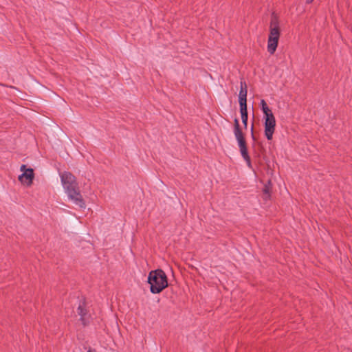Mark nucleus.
<instances>
[{
	"instance_id": "1",
	"label": "nucleus",
	"mask_w": 352,
	"mask_h": 352,
	"mask_svg": "<svg viewBox=\"0 0 352 352\" xmlns=\"http://www.w3.org/2000/svg\"><path fill=\"white\" fill-rule=\"evenodd\" d=\"M60 179L69 199L79 207L85 208V203L78 190L75 177L69 172H64L60 175Z\"/></svg>"
},
{
	"instance_id": "2",
	"label": "nucleus",
	"mask_w": 352,
	"mask_h": 352,
	"mask_svg": "<svg viewBox=\"0 0 352 352\" xmlns=\"http://www.w3.org/2000/svg\"><path fill=\"white\" fill-rule=\"evenodd\" d=\"M148 283L153 294H159L168 286L167 277L162 270H156L149 272Z\"/></svg>"
},
{
	"instance_id": "3",
	"label": "nucleus",
	"mask_w": 352,
	"mask_h": 352,
	"mask_svg": "<svg viewBox=\"0 0 352 352\" xmlns=\"http://www.w3.org/2000/svg\"><path fill=\"white\" fill-rule=\"evenodd\" d=\"M280 37V28L278 21L276 16H273L270 26V34L267 39V51L274 54L278 43Z\"/></svg>"
},
{
	"instance_id": "4",
	"label": "nucleus",
	"mask_w": 352,
	"mask_h": 352,
	"mask_svg": "<svg viewBox=\"0 0 352 352\" xmlns=\"http://www.w3.org/2000/svg\"><path fill=\"white\" fill-rule=\"evenodd\" d=\"M265 135L268 140H271L275 131L276 120L273 113L264 115Z\"/></svg>"
},
{
	"instance_id": "5",
	"label": "nucleus",
	"mask_w": 352,
	"mask_h": 352,
	"mask_svg": "<svg viewBox=\"0 0 352 352\" xmlns=\"http://www.w3.org/2000/svg\"><path fill=\"white\" fill-rule=\"evenodd\" d=\"M34 177L33 169L30 168L25 170L21 175L19 176V180L27 186H30L32 184L33 179Z\"/></svg>"
},
{
	"instance_id": "6",
	"label": "nucleus",
	"mask_w": 352,
	"mask_h": 352,
	"mask_svg": "<svg viewBox=\"0 0 352 352\" xmlns=\"http://www.w3.org/2000/svg\"><path fill=\"white\" fill-rule=\"evenodd\" d=\"M237 142H238L239 150H240V152H241V154L243 158L247 162L248 165L249 166H251V160H250V157L248 155V148H247V145H246V141H245V138L237 140Z\"/></svg>"
},
{
	"instance_id": "7",
	"label": "nucleus",
	"mask_w": 352,
	"mask_h": 352,
	"mask_svg": "<svg viewBox=\"0 0 352 352\" xmlns=\"http://www.w3.org/2000/svg\"><path fill=\"white\" fill-rule=\"evenodd\" d=\"M248 87L244 81H241V89L239 94L240 107H247Z\"/></svg>"
},
{
	"instance_id": "8",
	"label": "nucleus",
	"mask_w": 352,
	"mask_h": 352,
	"mask_svg": "<svg viewBox=\"0 0 352 352\" xmlns=\"http://www.w3.org/2000/svg\"><path fill=\"white\" fill-rule=\"evenodd\" d=\"M78 314L80 316V320L83 325H86L89 322V318L87 316V311L85 307V302H82L79 304L78 309Z\"/></svg>"
},
{
	"instance_id": "9",
	"label": "nucleus",
	"mask_w": 352,
	"mask_h": 352,
	"mask_svg": "<svg viewBox=\"0 0 352 352\" xmlns=\"http://www.w3.org/2000/svg\"><path fill=\"white\" fill-rule=\"evenodd\" d=\"M240 112L241 115L242 122L244 124V126L246 128L248 126V109L247 107H240Z\"/></svg>"
},
{
	"instance_id": "10",
	"label": "nucleus",
	"mask_w": 352,
	"mask_h": 352,
	"mask_svg": "<svg viewBox=\"0 0 352 352\" xmlns=\"http://www.w3.org/2000/svg\"><path fill=\"white\" fill-rule=\"evenodd\" d=\"M271 191V182L268 181L267 184L265 185L263 190V197L265 200H267L270 198Z\"/></svg>"
},
{
	"instance_id": "11",
	"label": "nucleus",
	"mask_w": 352,
	"mask_h": 352,
	"mask_svg": "<svg viewBox=\"0 0 352 352\" xmlns=\"http://www.w3.org/2000/svg\"><path fill=\"white\" fill-rule=\"evenodd\" d=\"M260 106H261V110L264 115H267V114L272 113V110L269 108V107L267 106L265 100L262 99L261 100Z\"/></svg>"
},
{
	"instance_id": "12",
	"label": "nucleus",
	"mask_w": 352,
	"mask_h": 352,
	"mask_svg": "<svg viewBox=\"0 0 352 352\" xmlns=\"http://www.w3.org/2000/svg\"><path fill=\"white\" fill-rule=\"evenodd\" d=\"M234 134L236 140L244 139L243 133L241 129L234 130Z\"/></svg>"
},
{
	"instance_id": "13",
	"label": "nucleus",
	"mask_w": 352,
	"mask_h": 352,
	"mask_svg": "<svg viewBox=\"0 0 352 352\" xmlns=\"http://www.w3.org/2000/svg\"><path fill=\"white\" fill-rule=\"evenodd\" d=\"M239 129H240V126H239V120L237 118H235L234 119V130Z\"/></svg>"
},
{
	"instance_id": "14",
	"label": "nucleus",
	"mask_w": 352,
	"mask_h": 352,
	"mask_svg": "<svg viewBox=\"0 0 352 352\" xmlns=\"http://www.w3.org/2000/svg\"><path fill=\"white\" fill-rule=\"evenodd\" d=\"M27 169H28V168H26V166H25V164L21 165V168H20L21 171H22V172H23V173H24V172L25 171V170H27Z\"/></svg>"
},
{
	"instance_id": "15",
	"label": "nucleus",
	"mask_w": 352,
	"mask_h": 352,
	"mask_svg": "<svg viewBox=\"0 0 352 352\" xmlns=\"http://www.w3.org/2000/svg\"><path fill=\"white\" fill-rule=\"evenodd\" d=\"M253 130H254V124H252V127H251V132H252V137L254 140V135Z\"/></svg>"
},
{
	"instance_id": "16",
	"label": "nucleus",
	"mask_w": 352,
	"mask_h": 352,
	"mask_svg": "<svg viewBox=\"0 0 352 352\" xmlns=\"http://www.w3.org/2000/svg\"><path fill=\"white\" fill-rule=\"evenodd\" d=\"M313 1H314V0H307L306 3L309 4V3H312Z\"/></svg>"
},
{
	"instance_id": "17",
	"label": "nucleus",
	"mask_w": 352,
	"mask_h": 352,
	"mask_svg": "<svg viewBox=\"0 0 352 352\" xmlns=\"http://www.w3.org/2000/svg\"><path fill=\"white\" fill-rule=\"evenodd\" d=\"M87 352H96V351L95 350L89 349V350H88V351H87Z\"/></svg>"
}]
</instances>
